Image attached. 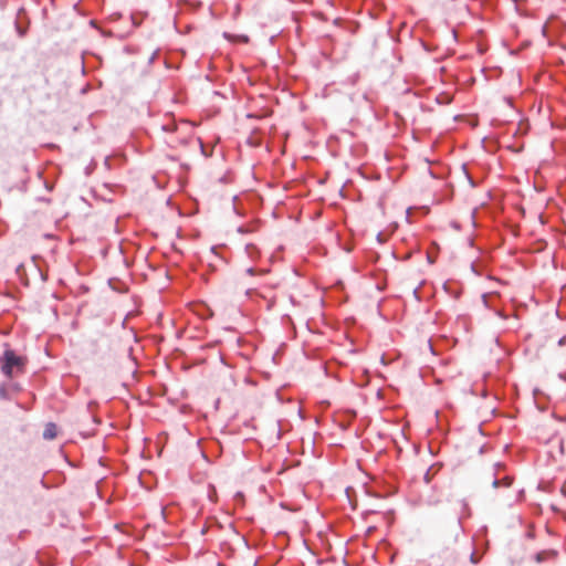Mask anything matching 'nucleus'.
Wrapping results in <instances>:
<instances>
[{
    "mask_svg": "<svg viewBox=\"0 0 566 566\" xmlns=\"http://www.w3.org/2000/svg\"><path fill=\"white\" fill-rule=\"evenodd\" d=\"M1 370L7 377L12 376L14 367H21L23 365L22 358L11 349H7L3 356L0 358Z\"/></svg>",
    "mask_w": 566,
    "mask_h": 566,
    "instance_id": "f257e3e1",
    "label": "nucleus"
},
{
    "mask_svg": "<svg viewBox=\"0 0 566 566\" xmlns=\"http://www.w3.org/2000/svg\"><path fill=\"white\" fill-rule=\"evenodd\" d=\"M56 434H57L56 426L53 422L46 423V426L43 430V433H42L43 438L45 440H52L56 437Z\"/></svg>",
    "mask_w": 566,
    "mask_h": 566,
    "instance_id": "f03ea898",
    "label": "nucleus"
},
{
    "mask_svg": "<svg viewBox=\"0 0 566 566\" xmlns=\"http://www.w3.org/2000/svg\"><path fill=\"white\" fill-rule=\"evenodd\" d=\"M512 478L511 476H504L503 479L494 478L492 481V486L497 489L501 486L510 488L512 485Z\"/></svg>",
    "mask_w": 566,
    "mask_h": 566,
    "instance_id": "7ed1b4c3",
    "label": "nucleus"
},
{
    "mask_svg": "<svg viewBox=\"0 0 566 566\" xmlns=\"http://www.w3.org/2000/svg\"><path fill=\"white\" fill-rule=\"evenodd\" d=\"M454 532H455V537H458V535L463 531V527H462V522H461V517L458 516L455 518V523H454Z\"/></svg>",
    "mask_w": 566,
    "mask_h": 566,
    "instance_id": "20e7f679",
    "label": "nucleus"
},
{
    "mask_svg": "<svg viewBox=\"0 0 566 566\" xmlns=\"http://www.w3.org/2000/svg\"><path fill=\"white\" fill-rule=\"evenodd\" d=\"M176 128H177V126H176V124H174V123L165 124V125H163V126H161V129H163L164 132H168V133H172V132H175V130H176Z\"/></svg>",
    "mask_w": 566,
    "mask_h": 566,
    "instance_id": "39448f33",
    "label": "nucleus"
},
{
    "mask_svg": "<svg viewBox=\"0 0 566 566\" xmlns=\"http://www.w3.org/2000/svg\"><path fill=\"white\" fill-rule=\"evenodd\" d=\"M15 29H17L19 36L22 38L25 35V33H27L25 29L21 28L18 23H15Z\"/></svg>",
    "mask_w": 566,
    "mask_h": 566,
    "instance_id": "423d86ee",
    "label": "nucleus"
},
{
    "mask_svg": "<svg viewBox=\"0 0 566 566\" xmlns=\"http://www.w3.org/2000/svg\"><path fill=\"white\" fill-rule=\"evenodd\" d=\"M0 398H2V399L8 398V394H7V390L4 387H0Z\"/></svg>",
    "mask_w": 566,
    "mask_h": 566,
    "instance_id": "0eeeda50",
    "label": "nucleus"
},
{
    "mask_svg": "<svg viewBox=\"0 0 566 566\" xmlns=\"http://www.w3.org/2000/svg\"><path fill=\"white\" fill-rule=\"evenodd\" d=\"M566 345V335L558 339V346L563 347Z\"/></svg>",
    "mask_w": 566,
    "mask_h": 566,
    "instance_id": "6e6552de",
    "label": "nucleus"
},
{
    "mask_svg": "<svg viewBox=\"0 0 566 566\" xmlns=\"http://www.w3.org/2000/svg\"><path fill=\"white\" fill-rule=\"evenodd\" d=\"M543 556H544V554H543V553H537V554L535 555V559H536V562H538V563L543 562V558H544Z\"/></svg>",
    "mask_w": 566,
    "mask_h": 566,
    "instance_id": "1a4fd4ad",
    "label": "nucleus"
},
{
    "mask_svg": "<svg viewBox=\"0 0 566 566\" xmlns=\"http://www.w3.org/2000/svg\"><path fill=\"white\" fill-rule=\"evenodd\" d=\"M470 559H471V562H472L473 564H476V563H478V558H476V556H475V553H471V555H470Z\"/></svg>",
    "mask_w": 566,
    "mask_h": 566,
    "instance_id": "9d476101",
    "label": "nucleus"
},
{
    "mask_svg": "<svg viewBox=\"0 0 566 566\" xmlns=\"http://www.w3.org/2000/svg\"><path fill=\"white\" fill-rule=\"evenodd\" d=\"M462 506H463V510L468 512V515H470L469 506H468V503L465 501H462Z\"/></svg>",
    "mask_w": 566,
    "mask_h": 566,
    "instance_id": "9b49d317",
    "label": "nucleus"
},
{
    "mask_svg": "<svg viewBox=\"0 0 566 566\" xmlns=\"http://www.w3.org/2000/svg\"><path fill=\"white\" fill-rule=\"evenodd\" d=\"M157 52H154L153 55L149 59V63H153L156 59Z\"/></svg>",
    "mask_w": 566,
    "mask_h": 566,
    "instance_id": "f8f14e48",
    "label": "nucleus"
},
{
    "mask_svg": "<svg viewBox=\"0 0 566 566\" xmlns=\"http://www.w3.org/2000/svg\"><path fill=\"white\" fill-rule=\"evenodd\" d=\"M247 273L250 274V275H253L254 274V269L253 268L247 269Z\"/></svg>",
    "mask_w": 566,
    "mask_h": 566,
    "instance_id": "ddd939ff",
    "label": "nucleus"
},
{
    "mask_svg": "<svg viewBox=\"0 0 566 566\" xmlns=\"http://www.w3.org/2000/svg\"><path fill=\"white\" fill-rule=\"evenodd\" d=\"M497 315L503 317V318H505V315L503 313H501V312H497Z\"/></svg>",
    "mask_w": 566,
    "mask_h": 566,
    "instance_id": "4468645a",
    "label": "nucleus"
},
{
    "mask_svg": "<svg viewBox=\"0 0 566 566\" xmlns=\"http://www.w3.org/2000/svg\"><path fill=\"white\" fill-rule=\"evenodd\" d=\"M224 38L230 39L231 35L229 33H224Z\"/></svg>",
    "mask_w": 566,
    "mask_h": 566,
    "instance_id": "2eb2a0df",
    "label": "nucleus"
},
{
    "mask_svg": "<svg viewBox=\"0 0 566 566\" xmlns=\"http://www.w3.org/2000/svg\"><path fill=\"white\" fill-rule=\"evenodd\" d=\"M243 41H248V36L243 35L241 36Z\"/></svg>",
    "mask_w": 566,
    "mask_h": 566,
    "instance_id": "dca6fc26",
    "label": "nucleus"
}]
</instances>
